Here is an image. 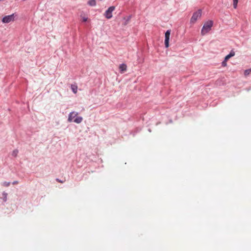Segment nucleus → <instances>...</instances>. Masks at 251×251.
<instances>
[{"mask_svg": "<svg viewBox=\"0 0 251 251\" xmlns=\"http://www.w3.org/2000/svg\"><path fill=\"white\" fill-rule=\"evenodd\" d=\"M78 113L76 112H72L69 114L68 121L69 122H72L73 120L74 122L77 124H80L82 122L83 118L81 117H76Z\"/></svg>", "mask_w": 251, "mask_h": 251, "instance_id": "f257e3e1", "label": "nucleus"}, {"mask_svg": "<svg viewBox=\"0 0 251 251\" xmlns=\"http://www.w3.org/2000/svg\"><path fill=\"white\" fill-rule=\"evenodd\" d=\"M213 22L211 20L208 21L205 23L201 29V34L202 35H204L209 32L211 29L212 26H213Z\"/></svg>", "mask_w": 251, "mask_h": 251, "instance_id": "f03ea898", "label": "nucleus"}, {"mask_svg": "<svg viewBox=\"0 0 251 251\" xmlns=\"http://www.w3.org/2000/svg\"><path fill=\"white\" fill-rule=\"evenodd\" d=\"M201 16V10H198L197 11L194 13L192 17L191 18L190 22L191 23H195L197 20L200 18Z\"/></svg>", "mask_w": 251, "mask_h": 251, "instance_id": "7ed1b4c3", "label": "nucleus"}, {"mask_svg": "<svg viewBox=\"0 0 251 251\" xmlns=\"http://www.w3.org/2000/svg\"><path fill=\"white\" fill-rule=\"evenodd\" d=\"M15 17L16 15L15 14L6 16L2 18V22L3 23H9L10 22L14 21L15 20Z\"/></svg>", "mask_w": 251, "mask_h": 251, "instance_id": "20e7f679", "label": "nucleus"}, {"mask_svg": "<svg viewBox=\"0 0 251 251\" xmlns=\"http://www.w3.org/2000/svg\"><path fill=\"white\" fill-rule=\"evenodd\" d=\"M115 6H110L105 12V16L107 19H110L112 17V12L115 10Z\"/></svg>", "mask_w": 251, "mask_h": 251, "instance_id": "39448f33", "label": "nucleus"}, {"mask_svg": "<svg viewBox=\"0 0 251 251\" xmlns=\"http://www.w3.org/2000/svg\"><path fill=\"white\" fill-rule=\"evenodd\" d=\"M171 34V30H168L166 32L165 34V45L166 48H168L169 46V39H170V35Z\"/></svg>", "mask_w": 251, "mask_h": 251, "instance_id": "423d86ee", "label": "nucleus"}, {"mask_svg": "<svg viewBox=\"0 0 251 251\" xmlns=\"http://www.w3.org/2000/svg\"><path fill=\"white\" fill-rule=\"evenodd\" d=\"M127 66L125 64H121L119 66V69L121 70L122 73H123L124 71H126Z\"/></svg>", "mask_w": 251, "mask_h": 251, "instance_id": "0eeeda50", "label": "nucleus"}, {"mask_svg": "<svg viewBox=\"0 0 251 251\" xmlns=\"http://www.w3.org/2000/svg\"><path fill=\"white\" fill-rule=\"evenodd\" d=\"M235 55V52L233 50H231L229 54L227 55L225 58L226 60H228L230 58Z\"/></svg>", "mask_w": 251, "mask_h": 251, "instance_id": "6e6552de", "label": "nucleus"}, {"mask_svg": "<svg viewBox=\"0 0 251 251\" xmlns=\"http://www.w3.org/2000/svg\"><path fill=\"white\" fill-rule=\"evenodd\" d=\"M71 89L75 94H76L77 92V85H75V84H72L71 85Z\"/></svg>", "mask_w": 251, "mask_h": 251, "instance_id": "1a4fd4ad", "label": "nucleus"}, {"mask_svg": "<svg viewBox=\"0 0 251 251\" xmlns=\"http://www.w3.org/2000/svg\"><path fill=\"white\" fill-rule=\"evenodd\" d=\"M88 4L90 6H95L96 5V0H90L88 1Z\"/></svg>", "mask_w": 251, "mask_h": 251, "instance_id": "9d476101", "label": "nucleus"}, {"mask_svg": "<svg viewBox=\"0 0 251 251\" xmlns=\"http://www.w3.org/2000/svg\"><path fill=\"white\" fill-rule=\"evenodd\" d=\"M251 74V68L249 69H248V70H246L244 71V75L245 76H248V75H249Z\"/></svg>", "mask_w": 251, "mask_h": 251, "instance_id": "9b49d317", "label": "nucleus"}, {"mask_svg": "<svg viewBox=\"0 0 251 251\" xmlns=\"http://www.w3.org/2000/svg\"><path fill=\"white\" fill-rule=\"evenodd\" d=\"M10 184V182L4 181L1 183V185L4 187H8Z\"/></svg>", "mask_w": 251, "mask_h": 251, "instance_id": "f8f14e48", "label": "nucleus"}, {"mask_svg": "<svg viewBox=\"0 0 251 251\" xmlns=\"http://www.w3.org/2000/svg\"><path fill=\"white\" fill-rule=\"evenodd\" d=\"M238 2V0H233V5L235 9L237 8Z\"/></svg>", "mask_w": 251, "mask_h": 251, "instance_id": "ddd939ff", "label": "nucleus"}, {"mask_svg": "<svg viewBox=\"0 0 251 251\" xmlns=\"http://www.w3.org/2000/svg\"><path fill=\"white\" fill-rule=\"evenodd\" d=\"M18 150H15L13 151L12 153V155L14 157H16L18 153Z\"/></svg>", "mask_w": 251, "mask_h": 251, "instance_id": "4468645a", "label": "nucleus"}, {"mask_svg": "<svg viewBox=\"0 0 251 251\" xmlns=\"http://www.w3.org/2000/svg\"><path fill=\"white\" fill-rule=\"evenodd\" d=\"M227 60H226V58H225L224 60L222 62V65L223 67H226L227 65L226 62Z\"/></svg>", "mask_w": 251, "mask_h": 251, "instance_id": "2eb2a0df", "label": "nucleus"}, {"mask_svg": "<svg viewBox=\"0 0 251 251\" xmlns=\"http://www.w3.org/2000/svg\"><path fill=\"white\" fill-rule=\"evenodd\" d=\"M83 22H86L87 21V18L86 17H82Z\"/></svg>", "mask_w": 251, "mask_h": 251, "instance_id": "dca6fc26", "label": "nucleus"}, {"mask_svg": "<svg viewBox=\"0 0 251 251\" xmlns=\"http://www.w3.org/2000/svg\"><path fill=\"white\" fill-rule=\"evenodd\" d=\"M3 196H4V198H3V200H4V201H6V196H7V194H6V193H3Z\"/></svg>", "mask_w": 251, "mask_h": 251, "instance_id": "f3484780", "label": "nucleus"}, {"mask_svg": "<svg viewBox=\"0 0 251 251\" xmlns=\"http://www.w3.org/2000/svg\"><path fill=\"white\" fill-rule=\"evenodd\" d=\"M56 180L60 183H63L64 181L60 180L59 179L57 178Z\"/></svg>", "mask_w": 251, "mask_h": 251, "instance_id": "a211bd4d", "label": "nucleus"}, {"mask_svg": "<svg viewBox=\"0 0 251 251\" xmlns=\"http://www.w3.org/2000/svg\"><path fill=\"white\" fill-rule=\"evenodd\" d=\"M18 182L17 181H15L13 182V184H18Z\"/></svg>", "mask_w": 251, "mask_h": 251, "instance_id": "6ab92c4d", "label": "nucleus"}]
</instances>
